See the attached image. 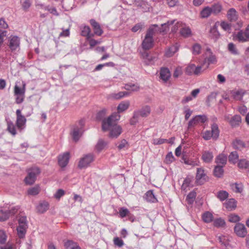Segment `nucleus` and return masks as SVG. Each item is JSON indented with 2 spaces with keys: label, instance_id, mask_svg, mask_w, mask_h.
Masks as SVG:
<instances>
[{
  "label": "nucleus",
  "instance_id": "1",
  "mask_svg": "<svg viewBox=\"0 0 249 249\" xmlns=\"http://www.w3.org/2000/svg\"><path fill=\"white\" fill-rule=\"evenodd\" d=\"M120 115L117 113H114L107 119L102 121V129L104 131L109 130L110 136L112 138H116L122 133V128L117 125V121L120 119Z\"/></svg>",
  "mask_w": 249,
  "mask_h": 249
},
{
  "label": "nucleus",
  "instance_id": "2",
  "mask_svg": "<svg viewBox=\"0 0 249 249\" xmlns=\"http://www.w3.org/2000/svg\"><path fill=\"white\" fill-rule=\"evenodd\" d=\"M174 21L175 20L171 21H168L166 23L161 24L162 28H160L156 24L152 25L147 31L145 36L153 38V36L157 31H160V32H164L166 31L168 28V26L169 25L173 24L174 23Z\"/></svg>",
  "mask_w": 249,
  "mask_h": 249
},
{
  "label": "nucleus",
  "instance_id": "3",
  "mask_svg": "<svg viewBox=\"0 0 249 249\" xmlns=\"http://www.w3.org/2000/svg\"><path fill=\"white\" fill-rule=\"evenodd\" d=\"M204 60L203 65L207 63L206 68H208L210 64H215L217 63V59L215 55L213 53L210 48L207 47L203 54Z\"/></svg>",
  "mask_w": 249,
  "mask_h": 249
},
{
  "label": "nucleus",
  "instance_id": "4",
  "mask_svg": "<svg viewBox=\"0 0 249 249\" xmlns=\"http://www.w3.org/2000/svg\"><path fill=\"white\" fill-rule=\"evenodd\" d=\"M95 156L93 154L89 153L83 155V156L80 159L78 164V167L79 169L86 168L89 166L90 164L94 161Z\"/></svg>",
  "mask_w": 249,
  "mask_h": 249
},
{
  "label": "nucleus",
  "instance_id": "5",
  "mask_svg": "<svg viewBox=\"0 0 249 249\" xmlns=\"http://www.w3.org/2000/svg\"><path fill=\"white\" fill-rule=\"evenodd\" d=\"M40 173L39 168L35 167L28 170L27 176L25 178L24 181L26 184L32 185L36 181L37 175Z\"/></svg>",
  "mask_w": 249,
  "mask_h": 249
},
{
  "label": "nucleus",
  "instance_id": "6",
  "mask_svg": "<svg viewBox=\"0 0 249 249\" xmlns=\"http://www.w3.org/2000/svg\"><path fill=\"white\" fill-rule=\"evenodd\" d=\"M20 38L17 36H10L8 38L7 46L12 52H15L19 49Z\"/></svg>",
  "mask_w": 249,
  "mask_h": 249
},
{
  "label": "nucleus",
  "instance_id": "7",
  "mask_svg": "<svg viewBox=\"0 0 249 249\" xmlns=\"http://www.w3.org/2000/svg\"><path fill=\"white\" fill-rule=\"evenodd\" d=\"M25 84L23 83L22 87H18L16 84L14 87V95L16 97V102L18 104H19L23 102L25 98Z\"/></svg>",
  "mask_w": 249,
  "mask_h": 249
},
{
  "label": "nucleus",
  "instance_id": "8",
  "mask_svg": "<svg viewBox=\"0 0 249 249\" xmlns=\"http://www.w3.org/2000/svg\"><path fill=\"white\" fill-rule=\"evenodd\" d=\"M84 124V121L80 120L78 125H75L73 126L71 134L74 141L77 142L82 136Z\"/></svg>",
  "mask_w": 249,
  "mask_h": 249
},
{
  "label": "nucleus",
  "instance_id": "9",
  "mask_svg": "<svg viewBox=\"0 0 249 249\" xmlns=\"http://www.w3.org/2000/svg\"><path fill=\"white\" fill-rule=\"evenodd\" d=\"M219 134V131L218 125L215 124H213L212 125L211 131L207 130L204 132L203 138L206 140H210L211 138L216 139L218 137Z\"/></svg>",
  "mask_w": 249,
  "mask_h": 249
},
{
  "label": "nucleus",
  "instance_id": "10",
  "mask_svg": "<svg viewBox=\"0 0 249 249\" xmlns=\"http://www.w3.org/2000/svg\"><path fill=\"white\" fill-rule=\"evenodd\" d=\"M234 38L240 42L249 41V24L245 31L240 30L234 36Z\"/></svg>",
  "mask_w": 249,
  "mask_h": 249
},
{
  "label": "nucleus",
  "instance_id": "11",
  "mask_svg": "<svg viewBox=\"0 0 249 249\" xmlns=\"http://www.w3.org/2000/svg\"><path fill=\"white\" fill-rule=\"evenodd\" d=\"M207 121V117L205 115H196L190 120L188 128L191 129L197 124L204 123Z\"/></svg>",
  "mask_w": 249,
  "mask_h": 249
},
{
  "label": "nucleus",
  "instance_id": "12",
  "mask_svg": "<svg viewBox=\"0 0 249 249\" xmlns=\"http://www.w3.org/2000/svg\"><path fill=\"white\" fill-rule=\"evenodd\" d=\"M202 66H196L194 64H190L185 68V73L188 75H198L202 71Z\"/></svg>",
  "mask_w": 249,
  "mask_h": 249
},
{
  "label": "nucleus",
  "instance_id": "13",
  "mask_svg": "<svg viewBox=\"0 0 249 249\" xmlns=\"http://www.w3.org/2000/svg\"><path fill=\"white\" fill-rule=\"evenodd\" d=\"M196 179V182L199 185L204 184L208 180V177L203 168H197Z\"/></svg>",
  "mask_w": 249,
  "mask_h": 249
},
{
  "label": "nucleus",
  "instance_id": "14",
  "mask_svg": "<svg viewBox=\"0 0 249 249\" xmlns=\"http://www.w3.org/2000/svg\"><path fill=\"white\" fill-rule=\"evenodd\" d=\"M234 231L237 236L242 238L245 237L248 233L245 226L241 223H238L235 225Z\"/></svg>",
  "mask_w": 249,
  "mask_h": 249
},
{
  "label": "nucleus",
  "instance_id": "15",
  "mask_svg": "<svg viewBox=\"0 0 249 249\" xmlns=\"http://www.w3.org/2000/svg\"><path fill=\"white\" fill-rule=\"evenodd\" d=\"M179 27H182L180 31V33L182 36L187 37L191 35V29L188 27H183L182 26V23L181 22H177L174 26V28L172 29V31L176 32Z\"/></svg>",
  "mask_w": 249,
  "mask_h": 249
},
{
  "label": "nucleus",
  "instance_id": "16",
  "mask_svg": "<svg viewBox=\"0 0 249 249\" xmlns=\"http://www.w3.org/2000/svg\"><path fill=\"white\" fill-rule=\"evenodd\" d=\"M225 119L232 127L239 126L241 123V117L238 115H235L232 117L227 115L225 117Z\"/></svg>",
  "mask_w": 249,
  "mask_h": 249
},
{
  "label": "nucleus",
  "instance_id": "17",
  "mask_svg": "<svg viewBox=\"0 0 249 249\" xmlns=\"http://www.w3.org/2000/svg\"><path fill=\"white\" fill-rule=\"evenodd\" d=\"M232 145L234 149L243 150L249 148V141L244 142L239 139H236L233 141Z\"/></svg>",
  "mask_w": 249,
  "mask_h": 249
},
{
  "label": "nucleus",
  "instance_id": "18",
  "mask_svg": "<svg viewBox=\"0 0 249 249\" xmlns=\"http://www.w3.org/2000/svg\"><path fill=\"white\" fill-rule=\"evenodd\" d=\"M142 58L143 63L146 65L153 64L157 59L156 56L150 55L148 53L146 52L142 53Z\"/></svg>",
  "mask_w": 249,
  "mask_h": 249
},
{
  "label": "nucleus",
  "instance_id": "19",
  "mask_svg": "<svg viewBox=\"0 0 249 249\" xmlns=\"http://www.w3.org/2000/svg\"><path fill=\"white\" fill-rule=\"evenodd\" d=\"M136 112L135 116L138 115L141 117H146L151 112V108L149 106H145L142 107L141 109L135 111Z\"/></svg>",
  "mask_w": 249,
  "mask_h": 249
},
{
  "label": "nucleus",
  "instance_id": "20",
  "mask_svg": "<svg viewBox=\"0 0 249 249\" xmlns=\"http://www.w3.org/2000/svg\"><path fill=\"white\" fill-rule=\"evenodd\" d=\"M69 160L70 153L69 152H65L58 157V164L61 167H64L68 164Z\"/></svg>",
  "mask_w": 249,
  "mask_h": 249
},
{
  "label": "nucleus",
  "instance_id": "21",
  "mask_svg": "<svg viewBox=\"0 0 249 249\" xmlns=\"http://www.w3.org/2000/svg\"><path fill=\"white\" fill-rule=\"evenodd\" d=\"M153 38L145 36L142 44V49L145 50H149L153 47Z\"/></svg>",
  "mask_w": 249,
  "mask_h": 249
},
{
  "label": "nucleus",
  "instance_id": "22",
  "mask_svg": "<svg viewBox=\"0 0 249 249\" xmlns=\"http://www.w3.org/2000/svg\"><path fill=\"white\" fill-rule=\"evenodd\" d=\"M89 22L94 30V34L98 36H101L103 31L102 30L100 24L93 19H90Z\"/></svg>",
  "mask_w": 249,
  "mask_h": 249
},
{
  "label": "nucleus",
  "instance_id": "23",
  "mask_svg": "<svg viewBox=\"0 0 249 249\" xmlns=\"http://www.w3.org/2000/svg\"><path fill=\"white\" fill-rule=\"evenodd\" d=\"M128 95L129 93L127 91H120L118 93H112L109 94L107 98L110 100H119Z\"/></svg>",
  "mask_w": 249,
  "mask_h": 249
},
{
  "label": "nucleus",
  "instance_id": "24",
  "mask_svg": "<svg viewBox=\"0 0 249 249\" xmlns=\"http://www.w3.org/2000/svg\"><path fill=\"white\" fill-rule=\"evenodd\" d=\"M81 30V35L86 36L87 39H89L93 36V34H90V29L89 26L82 25L80 27Z\"/></svg>",
  "mask_w": 249,
  "mask_h": 249
},
{
  "label": "nucleus",
  "instance_id": "25",
  "mask_svg": "<svg viewBox=\"0 0 249 249\" xmlns=\"http://www.w3.org/2000/svg\"><path fill=\"white\" fill-rule=\"evenodd\" d=\"M182 160L185 164L191 165L192 167L198 166L199 165V161L197 159H194L184 157L182 158Z\"/></svg>",
  "mask_w": 249,
  "mask_h": 249
},
{
  "label": "nucleus",
  "instance_id": "26",
  "mask_svg": "<svg viewBox=\"0 0 249 249\" xmlns=\"http://www.w3.org/2000/svg\"><path fill=\"white\" fill-rule=\"evenodd\" d=\"M130 106V102L128 101L121 102L117 107V113L123 112L126 110Z\"/></svg>",
  "mask_w": 249,
  "mask_h": 249
},
{
  "label": "nucleus",
  "instance_id": "27",
  "mask_svg": "<svg viewBox=\"0 0 249 249\" xmlns=\"http://www.w3.org/2000/svg\"><path fill=\"white\" fill-rule=\"evenodd\" d=\"M49 207V204L48 202L43 201L40 202L36 207L37 211L39 213H44L46 212Z\"/></svg>",
  "mask_w": 249,
  "mask_h": 249
},
{
  "label": "nucleus",
  "instance_id": "28",
  "mask_svg": "<svg viewBox=\"0 0 249 249\" xmlns=\"http://www.w3.org/2000/svg\"><path fill=\"white\" fill-rule=\"evenodd\" d=\"M227 18L231 21H235L237 19L238 14L234 8H231L228 10Z\"/></svg>",
  "mask_w": 249,
  "mask_h": 249
},
{
  "label": "nucleus",
  "instance_id": "29",
  "mask_svg": "<svg viewBox=\"0 0 249 249\" xmlns=\"http://www.w3.org/2000/svg\"><path fill=\"white\" fill-rule=\"evenodd\" d=\"M227 156L224 154L219 155L215 159V162L217 165H221L224 166L227 163Z\"/></svg>",
  "mask_w": 249,
  "mask_h": 249
},
{
  "label": "nucleus",
  "instance_id": "30",
  "mask_svg": "<svg viewBox=\"0 0 249 249\" xmlns=\"http://www.w3.org/2000/svg\"><path fill=\"white\" fill-rule=\"evenodd\" d=\"M225 208L229 211H232L236 207V203L235 200L233 199L227 200L224 204Z\"/></svg>",
  "mask_w": 249,
  "mask_h": 249
},
{
  "label": "nucleus",
  "instance_id": "31",
  "mask_svg": "<svg viewBox=\"0 0 249 249\" xmlns=\"http://www.w3.org/2000/svg\"><path fill=\"white\" fill-rule=\"evenodd\" d=\"M213 158V156L212 152L205 151L202 153V159L203 161L206 163H209L211 162Z\"/></svg>",
  "mask_w": 249,
  "mask_h": 249
},
{
  "label": "nucleus",
  "instance_id": "32",
  "mask_svg": "<svg viewBox=\"0 0 249 249\" xmlns=\"http://www.w3.org/2000/svg\"><path fill=\"white\" fill-rule=\"evenodd\" d=\"M170 72L167 68H162L160 70V77L164 81L166 82L170 77Z\"/></svg>",
  "mask_w": 249,
  "mask_h": 249
},
{
  "label": "nucleus",
  "instance_id": "33",
  "mask_svg": "<svg viewBox=\"0 0 249 249\" xmlns=\"http://www.w3.org/2000/svg\"><path fill=\"white\" fill-rule=\"evenodd\" d=\"M219 242L226 248L230 246V237L228 236L221 235L218 238Z\"/></svg>",
  "mask_w": 249,
  "mask_h": 249
},
{
  "label": "nucleus",
  "instance_id": "34",
  "mask_svg": "<svg viewBox=\"0 0 249 249\" xmlns=\"http://www.w3.org/2000/svg\"><path fill=\"white\" fill-rule=\"evenodd\" d=\"M210 36L214 40L217 39L220 36V34L217 30L216 24L211 27L210 31Z\"/></svg>",
  "mask_w": 249,
  "mask_h": 249
},
{
  "label": "nucleus",
  "instance_id": "35",
  "mask_svg": "<svg viewBox=\"0 0 249 249\" xmlns=\"http://www.w3.org/2000/svg\"><path fill=\"white\" fill-rule=\"evenodd\" d=\"M144 198L145 200L149 202L155 203L158 201L157 199L151 190L148 191L145 195Z\"/></svg>",
  "mask_w": 249,
  "mask_h": 249
},
{
  "label": "nucleus",
  "instance_id": "36",
  "mask_svg": "<svg viewBox=\"0 0 249 249\" xmlns=\"http://www.w3.org/2000/svg\"><path fill=\"white\" fill-rule=\"evenodd\" d=\"M64 246L66 249H81L77 243L71 240L67 241L64 244Z\"/></svg>",
  "mask_w": 249,
  "mask_h": 249
},
{
  "label": "nucleus",
  "instance_id": "37",
  "mask_svg": "<svg viewBox=\"0 0 249 249\" xmlns=\"http://www.w3.org/2000/svg\"><path fill=\"white\" fill-rule=\"evenodd\" d=\"M237 165L241 169H248V172L249 173V160L241 159L238 161Z\"/></svg>",
  "mask_w": 249,
  "mask_h": 249
},
{
  "label": "nucleus",
  "instance_id": "38",
  "mask_svg": "<svg viewBox=\"0 0 249 249\" xmlns=\"http://www.w3.org/2000/svg\"><path fill=\"white\" fill-rule=\"evenodd\" d=\"M178 44H176L175 45H173L170 48H169L165 52V55L167 57H171L172 56L174 53L178 51Z\"/></svg>",
  "mask_w": 249,
  "mask_h": 249
},
{
  "label": "nucleus",
  "instance_id": "39",
  "mask_svg": "<svg viewBox=\"0 0 249 249\" xmlns=\"http://www.w3.org/2000/svg\"><path fill=\"white\" fill-rule=\"evenodd\" d=\"M26 122V119L24 116L17 118L16 125L21 130L24 128Z\"/></svg>",
  "mask_w": 249,
  "mask_h": 249
},
{
  "label": "nucleus",
  "instance_id": "40",
  "mask_svg": "<svg viewBox=\"0 0 249 249\" xmlns=\"http://www.w3.org/2000/svg\"><path fill=\"white\" fill-rule=\"evenodd\" d=\"M27 227L28 226H18L17 227L18 235L20 238L24 237Z\"/></svg>",
  "mask_w": 249,
  "mask_h": 249
},
{
  "label": "nucleus",
  "instance_id": "41",
  "mask_svg": "<svg viewBox=\"0 0 249 249\" xmlns=\"http://www.w3.org/2000/svg\"><path fill=\"white\" fill-rule=\"evenodd\" d=\"M231 93V97L236 100H241L244 94L241 90H232Z\"/></svg>",
  "mask_w": 249,
  "mask_h": 249
},
{
  "label": "nucleus",
  "instance_id": "42",
  "mask_svg": "<svg viewBox=\"0 0 249 249\" xmlns=\"http://www.w3.org/2000/svg\"><path fill=\"white\" fill-rule=\"evenodd\" d=\"M8 131L13 136H15L17 134L16 127L13 122L9 121L7 123Z\"/></svg>",
  "mask_w": 249,
  "mask_h": 249
},
{
  "label": "nucleus",
  "instance_id": "43",
  "mask_svg": "<svg viewBox=\"0 0 249 249\" xmlns=\"http://www.w3.org/2000/svg\"><path fill=\"white\" fill-rule=\"evenodd\" d=\"M203 220L206 223H210L213 221V215L212 213L209 212L204 213L202 215Z\"/></svg>",
  "mask_w": 249,
  "mask_h": 249
},
{
  "label": "nucleus",
  "instance_id": "44",
  "mask_svg": "<svg viewBox=\"0 0 249 249\" xmlns=\"http://www.w3.org/2000/svg\"><path fill=\"white\" fill-rule=\"evenodd\" d=\"M107 145V143L103 140H99L96 145L95 148L96 150L100 152L103 150Z\"/></svg>",
  "mask_w": 249,
  "mask_h": 249
},
{
  "label": "nucleus",
  "instance_id": "45",
  "mask_svg": "<svg viewBox=\"0 0 249 249\" xmlns=\"http://www.w3.org/2000/svg\"><path fill=\"white\" fill-rule=\"evenodd\" d=\"M212 11L210 7H205L200 12V16L202 18H207L212 14Z\"/></svg>",
  "mask_w": 249,
  "mask_h": 249
},
{
  "label": "nucleus",
  "instance_id": "46",
  "mask_svg": "<svg viewBox=\"0 0 249 249\" xmlns=\"http://www.w3.org/2000/svg\"><path fill=\"white\" fill-rule=\"evenodd\" d=\"M223 167L221 165H217L214 169V175L215 177L220 178L223 174Z\"/></svg>",
  "mask_w": 249,
  "mask_h": 249
},
{
  "label": "nucleus",
  "instance_id": "47",
  "mask_svg": "<svg viewBox=\"0 0 249 249\" xmlns=\"http://www.w3.org/2000/svg\"><path fill=\"white\" fill-rule=\"evenodd\" d=\"M229 194L226 191H220L217 193V197L220 201H224L228 198Z\"/></svg>",
  "mask_w": 249,
  "mask_h": 249
},
{
  "label": "nucleus",
  "instance_id": "48",
  "mask_svg": "<svg viewBox=\"0 0 249 249\" xmlns=\"http://www.w3.org/2000/svg\"><path fill=\"white\" fill-rule=\"evenodd\" d=\"M231 187L235 193H240L243 191V185L241 184L233 183L231 185Z\"/></svg>",
  "mask_w": 249,
  "mask_h": 249
},
{
  "label": "nucleus",
  "instance_id": "49",
  "mask_svg": "<svg viewBox=\"0 0 249 249\" xmlns=\"http://www.w3.org/2000/svg\"><path fill=\"white\" fill-rule=\"evenodd\" d=\"M40 192V188L38 186H35L28 190V194L31 196H36Z\"/></svg>",
  "mask_w": 249,
  "mask_h": 249
},
{
  "label": "nucleus",
  "instance_id": "50",
  "mask_svg": "<svg viewBox=\"0 0 249 249\" xmlns=\"http://www.w3.org/2000/svg\"><path fill=\"white\" fill-rule=\"evenodd\" d=\"M18 221V226H28L26 216L23 214H19Z\"/></svg>",
  "mask_w": 249,
  "mask_h": 249
},
{
  "label": "nucleus",
  "instance_id": "51",
  "mask_svg": "<svg viewBox=\"0 0 249 249\" xmlns=\"http://www.w3.org/2000/svg\"><path fill=\"white\" fill-rule=\"evenodd\" d=\"M238 154L237 152H231L229 156V160L230 162L235 163L236 162V161L238 160Z\"/></svg>",
  "mask_w": 249,
  "mask_h": 249
},
{
  "label": "nucleus",
  "instance_id": "52",
  "mask_svg": "<svg viewBox=\"0 0 249 249\" xmlns=\"http://www.w3.org/2000/svg\"><path fill=\"white\" fill-rule=\"evenodd\" d=\"M10 217V214L8 211L0 210V221H4L8 219Z\"/></svg>",
  "mask_w": 249,
  "mask_h": 249
},
{
  "label": "nucleus",
  "instance_id": "53",
  "mask_svg": "<svg viewBox=\"0 0 249 249\" xmlns=\"http://www.w3.org/2000/svg\"><path fill=\"white\" fill-rule=\"evenodd\" d=\"M124 89L127 90L136 91L139 89V87L137 85L128 84L125 85Z\"/></svg>",
  "mask_w": 249,
  "mask_h": 249
},
{
  "label": "nucleus",
  "instance_id": "54",
  "mask_svg": "<svg viewBox=\"0 0 249 249\" xmlns=\"http://www.w3.org/2000/svg\"><path fill=\"white\" fill-rule=\"evenodd\" d=\"M196 197V193L194 192H190L186 197V201L188 203L191 204H192L195 200Z\"/></svg>",
  "mask_w": 249,
  "mask_h": 249
},
{
  "label": "nucleus",
  "instance_id": "55",
  "mask_svg": "<svg viewBox=\"0 0 249 249\" xmlns=\"http://www.w3.org/2000/svg\"><path fill=\"white\" fill-rule=\"evenodd\" d=\"M228 50L233 54L237 55L239 53L235 45L233 43H230L228 44Z\"/></svg>",
  "mask_w": 249,
  "mask_h": 249
},
{
  "label": "nucleus",
  "instance_id": "56",
  "mask_svg": "<svg viewBox=\"0 0 249 249\" xmlns=\"http://www.w3.org/2000/svg\"><path fill=\"white\" fill-rule=\"evenodd\" d=\"M240 220V217L236 214H231L229 215V221L231 222L236 223Z\"/></svg>",
  "mask_w": 249,
  "mask_h": 249
},
{
  "label": "nucleus",
  "instance_id": "57",
  "mask_svg": "<svg viewBox=\"0 0 249 249\" xmlns=\"http://www.w3.org/2000/svg\"><path fill=\"white\" fill-rule=\"evenodd\" d=\"M212 13L213 14H217L221 10V6L219 4H215L210 7Z\"/></svg>",
  "mask_w": 249,
  "mask_h": 249
},
{
  "label": "nucleus",
  "instance_id": "58",
  "mask_svg": "<svg viewBox=\"0 0 249 249\" xmlns=\"http://www.w3.org/2000/svg\"><path fill=\"white\" fill-rule=\"evenodd\" d=\"M213 225L215 227H223L225 225V222L223 219L220 218L216 219L214 221Z\"/></svg>",
  "mask_w": 249,
  "mask_h": 249
},
{
  "label": "nucleus",
  "instance_id": "59",
  "mask_svg": "<svg viewBox=\"0 0 249 249\" xmlns=\"http://www.w3.org/2000/svg\"><path fill=\"white\" fill-rule=\"evenodd\" d=\"M107 110L105 108L102 109L97 114L96 118L99 120H102L106 115Z\"/></svg>",
  "mask_w": 249,
  "mask_h": 249
},
{
  "label": "nucleus",
  "instance_id": "60",
  "mask_svg": "<svg viewBox=\"0 0 249 249\" xmlns=\"http://www.w3.org/2000/svg\"><path fill=\"white\" fill-rule=\"evenodd\" d=\"M174 160V157L171 152L168 153L166 156L165 162L167 164H170Z\"/></svg>",
  "mask_w": 249,
  "mask_h": 249
},
{
  "label": "nucleus",
  "instance_id": "61",
  "mask_svg": "<svg viewBox=\"0 0 249 249\" xmlns=\"http://www.w3.org/2000/svg\"><path fill=\"white\" fill-rule=\"evenodd\" d=\"M201 46L198 44H195L193 46V53L195 55L198 54L200 53Z\"/></svg>",
  "mask_w": 249,
  "mask_h": 249
},
{
  "label": "nucleus",
  "instance_id": "62",
  "mask_svg": "<svg viewBox=\"0 0 249 249\" xmlns=\"http://www.w3.org/2000/svg\"><path fill=\"white\" fill-rule=\"evenodd\" d=\"M113 241L115 245L118 247H122L124 244L123 240L118 237H115L114 238Z\"/></svg>",
  "mask_w": 249,
  "mask_h": 249
},
{
  "label": "nucleus",
  "instance_id": "63",
  "mask_svg": "<svg viewBox=\"0 0 249 249\" xmlns=\"http://www.w3.org/2000/svg\"><path fill=\"white\" fill-rule=\"evenodd\" d=\"M220 26L222 28L226 31L230 32L231 30L230 24L227 22H222L220 24Z\"/></svg>",
  "mask_w": 249,
  "mask_h": 249
},
{
  "label": "nucleus",
  "instance_id": "64",
  "mask_svg": "<svg viewBox=\"0 0 249 249\" xmlns=\"http://www.w3.org/2000/svg\"><path fill=\"white\" fill-rule=\"evenodd\" d=\"M129 211L127 209L124 208H121L119 210V214L121 217H124L129 213Z\"/></svg>",
  "mask_w": 249,
  "mask_h": 249
}]
</instances>
